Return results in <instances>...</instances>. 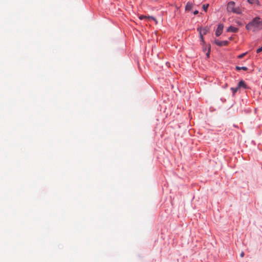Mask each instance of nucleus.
<instances>
[{"label": "nucleus", "mask_w": 262, "mask_h": 262, "mask_svg": "<svg viewBox=\"0 0 262 262\" xmlns=\"http://www.w3.org/2000/svg\"><path fill=\"white\" fill-rule=\"evenodd\" d=\"M248 31L252 30L253 32L256 30L262 29V19L259 16L254 17L245 26Z\"/></svg>", "instance_id": "f257e3e1"}, {"label": "nucleus", "mask_w": 262, "mask_h": 262, "mask_svg": "<svg viewBox=\"0 0 262 262\" xmlns=\"http://www.w3.org/2000/svg\"><path fill=\"white\" fill-rule=\"evenodd\" d=\"M224 24H219L218 25L217 28L215 31V34L216 37L220 36L223 32V30L224 29Z\"/></svg>", "instance_id": "f03ea898"}, {"label": "nucleus", "mask_w": 262, "mask_h": 262, "mask_svg": "<svg viewBox=\"0 0 262 262\" xmlns=\"http://www.w3.org/2000/svg\"><path fill=\"white\" fill-rule=\"evenodd\" d=\"M228 40L220 41L218 39H215L214 43L219 47L226 46L229 44Z\"/></svg>", "instance_id": "7ed1b4c3"}, {"label": "nucleus", "mask_w": 262, "mask_h": 262, "mask_svg": "<svg viewBox=\"0 0 262 262\" xmlns=\"http://www.w3.org/2000/svg\"><path fill=\"white\" fill-rule=\"evenodd\" d=\"M235 2L233 1H230L227 4V10L228 12H232L233 9H234Z\"/></svg>", "instance_id": "20e7f679"}, {"label": "nucleus", "mask_w": 262, "mask_h": 262, "mask_svg": "<svg viewBox=\"0 0 262 262\" xmlns=\"http://www.w3.org/2000/svg\"><path fill=\"white\" fill-rule=\"evenodd\" d=\"M238 82L241 85V88H243L245 90L250 89V86L247 84V83L244 80H241Z\"/></svg>", "instance_id": "39448f33"}, {"label": "nucleus", "mask_w": 262, "mask_h": 262, "mask_svg": "<svg viewBox=\"0 0 262 262\" xmlns=\"http://www.w3.org/2000/svg\"><path fill=\"white\" fill-rule=\"evenodd\" d=\"M238 31V28L235 27L230 26L227 29V32L236 33Z\"/></svg>", "instance_id": "423d86ee"}, {"label": "nucleus", "mask_w": 262, "mask_h": 262, "mask_svg": "<svg viewBox=\"0 0 262 262\" xmlns=\"http://www.w3.org/2000/svg\"><path fill=\"white\" fill-rule=\"evenodd\" d=\"M193 7V4L190 2H188L185 6V11H191Z\"/></svg>", "instance_id": "0eeeda50"}, {"label": "nucleus", "mask_w": 262, "mask_h": 262, "mask_svg": "<svg viewBox=\"0 0 262 262\" xmlns=\"http://www.w3.org/2000/svg\"><path fill=\"white\" fill-rule=\"evenodd\" d=\"M203 33L202 32V28H200V44H205V40L203 37Z\"/></svg>", "instance_id": "6e6552de"}, {"label": "nucleus", "mask_w": 262, "mask_h": 262, "mask_svg": "<svg viewBox=\"0 0 262 262\" xmlns=\"http://www.w3.org/2000/svg\"><path fill=\"white\" fill-rule=\"evenodd\" d=\"M232 12L237 14H240L242 13V11L239 7H234V9H233Z\"/></svg>", "instance_id": "1a4fd4ad"}, {"label": "nucleus", "mask_w": 262, "mask_h": 262, "mask_svg": "<svg viewBox=\"0 0 262 262\" xmlns=\"http://www.w3.org/2000/svg\"><path fill=\"white\" fill-rule=\"evenodd\" d=\"M202 46V51L203 52H206L208 50V45H207L205 41V44H200Z\"/></svg>", "instance_id": "9d476101"}, {"label": "nucleus", "mask_w": 262, "mask_h": 262, "mask_svg": "<svg viewBox=\"0 0 262 262\" xmlns=\"http://www.w3.org/2000/svg\"><path fill=\"white\" fill-rule=\"evenodd\" d=\"M235 69L236 71H240L241 70H243L245 71H246L248 70V68L246 67H239V66H236L235 68Z\"/></svg>", "instance_id": "9b49d317"}, {"label": "nucleus", "mask_w": 262, "mask_h": 262, "mask_svg": "<svg viewBox=\"0 0 262 262\" xmlns=\"http://www.w3.org/2000/svg\"><path fill=\"white\" fill-rule=\"evenodd\" d=\"M210 29L209 28L206 27L203 29H202V32L203 33L204 35L207 34L209 32Z\"/></svg>", "instance_id": "f8f14e48"}, {"label": "nucleus", "mask_w": 262, "mask_h": 262, "mask_svg": "<svg viewBox=\"0 0 262 262\" xmlns=\"http://www.w3.org/2000/svg\"><path fill=\"white\" fill-rule=\"evenodd\" d=\"M211 47L210 44H208V50H207V52L206 53V55L207 58L210 57V52H211Z\"/></svg>", "instance_id": "ddd939ff"}, {"label": "nucleus", "mask_w": 262, "mask_h": 262, "mask_svg": "<svg viewBox=\"0 0 262 262\" xmlns=\"http://www.w3.org/2000/svg\"><path fill=\"white\" fill-rule=\"evenodd\" d=\"M247 2L248 3L252 5L256 4L259 3L258 0H247Z\"/></svg>", "instance_id": "4468645a"}, {"label": "nucleus", "mask_w": 262, "mask_h": 262, "mask_svg": "<svg viewBox=\"0 0 262 262\" xmlns=\"http://www.w3.org/2000/svg\"><path fill=\"white\" fill-rule=\"evenodd\" d=\"M148 18L149 19L153 20L154 21H155L156 24L158 23V21H157V19L153 16H147V18Z\"/></svg>", "instance_id": "2eb2a0df"}, {"label": "nucleus", "mask_w": 262, "mask_h": 262, "mask_svg": "<svg viewBox=\"0 0 262 262\" xmlns=\"http://www.w3.org/2000/svg\"><path fill=\"white\" fill-rule=\"evenodd\" d=\"M209 7V4H204L202 6V8L205 12H207L208 10V8Z\"/></svg>", "instance_id": "dca6fc26"}, {"label": "nucleus", "mask_w": 262, "mask_h": 262, "mask_svg": "<svg viewBox=\"0 0 262 262\" xmlns=\"http://www.w3.org/2000/svg\"><path fill=\"white\" fill-rule=\"evenodd\" d=\"M230 90L231 91H232V96H234L236 93L237 92L236 89H235V88H233V87H232L230 88Z\"/></svg>", "instance_id": "f3484780"}, {"label": "nucleus", "mask_w": 262, "mask_h": 262, "mask_svg": "<svg viewBox=\"0 0 262 262\" xmlns=\"http://www.w3.org/2000/svg\"><path fill=\"white\" fill-rule=\"evenodd\" d=\"M247 52H245V53L239 54L237 56V58L241 59V58H243L247 54Z\"/></svg>", "instance_id": "a211bd4d"}, {"label": "nucleus", "mask_w": 262, "mask_h": 262, "mask_svg": "<svg viewBox=\"0 0 262 262\" xmlns=\"http://www.w3.org/2000/svg\"><path fill=\"white\" fill-rule=\"evenodd\" d=\"M147 18V16L146 15H140L139 16V18L140 19V20H143L144 19H145Z\"/></svg>", "instance_id": "6ab92c4d"}, {"label": "nucleus", "mask_w": 262, "mask_h": 262, "mask_svg": "<svg viewBox=\"0 0 262 262\" xmlns=\"http://www.w3.org/2000/svg\"><path fill=\"white\" fill-rule=\"evenodd\" d=\"M262 51V46L258 48V49H257L256 50V53H260Z\"/></svg>", "instance_id": "aec40b11"}, {"label": "nucleus", "mask_w": 262, "mask_h": 262, "mask_svg": "<svg viewBox=\"0 0 262 262\" xmlns=\"http://www.w3.org/2000/svg\"><path fill=\"white\" fill-rule=\"evenodd\" d=\"M235 89H236V90L237 91H238L240 89H241V85H240L239 82L238 83L237 86L236 88H235Z\"/></svg>", "instance_id": "412c9836"}, {"label": "nucleus", "mask_w": 262, "mask_h": 262, "mask_svg": "<svg viewBox=\"0 0 262 262\" xmlns=\"http://www.w3.org/2000/svg\"><path fill=\"white\" fill-rule=\"evenodd\" d=\"M235 89H236V90L237 91H238L240 89H241V85H240L239 82L238 83L237 86L236 88H235Z\"/></svg>", "instance_id": "4be33fe9"}, {"label": "nucleus", "mask_w": 262, "mask_h": 262, "mask_svg": "<svg viewBox=\"0 0 262 262\" xmlns=\"http://www.w3.org/2000/svg\"><path fill=\"white\" fill-rule=\"evenodd\" d=\"M193 14H194V15H197V14H199V11H198V10H195V11H193Z\"/></svg>", "instance_id": "5701e85b"}, {"label": "nucleus", "mask_w": 262, "mask_h": 262, "mask_svg": "<svg viewBox=\"0 0 262 262\" xmlns=\"http://www.w3.org/2000/svg\"><path fill=\"white\" fill-rule=\"evenodd\" d=\"M245 254H244V252H242L241 254H240V256L241 257H243L244 256Z\"/></svg>", "instance_id": "b1692460"}, {"label": "nucleus", "mask_w": 262, "mask_h": 262, "mask_svg": "<svg viewBox=\"0 0 262 262\" xmlns=\"http://www.w3.org/2000/svg\"><path fill=\"white\" fill-rule=\"evenodd\" d=\"M200 28H197V31L200 32Z\"/></svg>", "instance_id": "393cba45"}, {"label": "nucleus", "mask_w": 262, "mask_h": 262, "mask_svg": "<svg viewBox=\"0 0 262 262\" xmlns=\"http://www.w3.org/2000/svg\"><path fill=\"white\" fill-rule=\"evenodd\" d=\"M229 40H232V37H230L229 38Z\"/></svg>", "instance_id": "a878e982"}, {"label": "nucleus", "mask_w": 262, "mask_h": 262, "mask_svg": "<svg viewBox=\"0 0 262 262\" xmlns=\"http://www.w3.org/2000/svg\"><path fill=\"white\" fill-rule=\"evenodd\" d=\"M152 1H154V2H157L158 0H151Z\"/></svg>", "instance_id": "bb28decb"}, {"label": "nucleus", "mask_w": 262, "mask_h": 262, "mask_svg": "<svg viewBox=\"0 0 262 262\" xmlns=\"http://www.w3.org/2000/svg\"><path fill=\"white\" fill-rule=\"evenodd\" d=\"M221 100L222 101H224V99H223L222 98H221Z\"/></svg>", "instance_id": "cd10ccee"}, {"label": "nucleus", "mask_w": 262, "mask_h": 262, "mask_svg": "<svg viewBox=\"0 0 262 262\" xmlns=\"http://www.w3.org/2000/svg\"><path fill=\"white\" fill-rule=\"evenodd\" d=\"M221 100L222 101H224V99H223L222 98H221Z\"/></svg>", "instance_id": "c85d7f7f"}]
</instances>
